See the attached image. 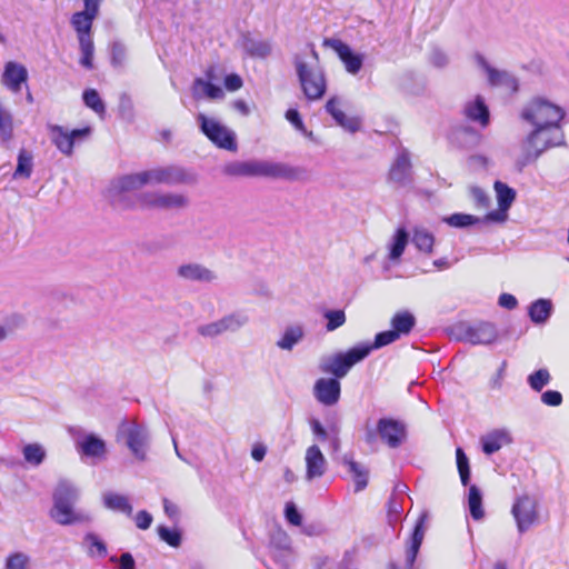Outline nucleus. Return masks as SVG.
Masks as SVG:
<instances>
[{"label":"nucleus","mask_w":569,"mask_h":569,"mask_svg":"<svg viewBox=\"0 0 569 569\" xmlns=\"http://www.w3.org/2000/svg\"><path fill=\"white\" fill-rule=\"evenodd\" d=\"M565 107L543 96H535L519 111V119L530 130L519 141L516 164L522 169L537 161L547 150L565 141Z\"/></svg>","instance_id":"1"},{"label":"nucleus","mask_w":569,"mask_h":569,"mask_svg":"<svg viewBox=\"0 0 569 569\" xmlns=\"http://www.w3.org/2000/svg\"><path fill=\"white\" fill-rule=\"evenodd\" d=\"M295 70L301 90L308 100L321 99L327 90V78L313 46L293 56Z\"/></svg>","instance_id":"2"},{"label":"nucleus","mask_w":569,"mask_h":569,"mask_svg":"<svg viewBox=\"0 0 569 569\" xmlns=\"http://www.w3.org/2000/svg\"><path fill=\"white\" fill-rule=\"evenodd\" d=\"M79 496V489L73 483L60 481L53 491L50 518L61 526L81 525L91 521L88 512L74 507Z\"/></svg>","instance_id":"3"},{"label":"nucleus","mask_w":569,"mask_h":569,"mask_svg":"<svg viewBox=\"0 0 569 569\" xmlns=\"http://www.w3.org/2000/svg\"><path fill=\"white\" fill-rule=\"evenodd\" d=\"M227 174L236 177H270L298 180L303 171L280 162L270 161H234L224 166Z\"/></svg>","instance_id":"4"},{"label":"nucleus","mask_w":569,"mask_h":569,"mask_svg":"<svg viewBox=\"0 0 569 569\" xmlns=\"http://www.w3.org/2000/svg\"><path fill=\"white\" fill-rule=\"evenodd\" d=\"M373 350L369 343L358 345L347 352H340L322 360L320 368L336 378H343L351 367L363 360Z\"/></svg>","instance_id":"5"},{"label":"nucleus","mask_w":569,"mask_h":569,"mask_svg":"<svg viewBox=\"0 0 569 569\" xmlns=\"http://www.w3.org/2000/svg\"><path fill=\"white\" fill-rule=\"evenodd\" d=\"M201 132L217 147L231 152L237 151V136L233 130L214 117L204 113L197 116Z\"/></svg>","instance_id":"6"},{"label":"nucleus","mask_w":569,"mask_h":569,"mask_svg":"<svg viewBox=\"0 0 569 569\" xmlns=\"http://www.w3.org/2000/svg\"><path fill=\"white\" fill-rule=\"evenodd\" d=\"M390 325V330L379 332L376 336L375 342L370 345L373 349L388 346L400 339V337L409 335L416 326V317L408 310H400L392 316Z\"/></svg>","instance_id":"7"},{"label":"nucleus","mask_w":569,"mask_h":569,"mask_svg":"<svg viewBox=\"0 0 569 569\" xmlns=\"http://www.w3.org/2000/svg\"><path fill=\"white\" fill-rule=\"evenodd\" d=\"M119 432L132 456L139 461H144L149 443L147 429L136 421H126L120 426Z\"/></svg>","instance_id":"8"},{"label":"nucleus","mask_w":569,"mask_h":569,"mask_svg":"<svg viewBox=\"0 0 569 569\" xmlns=\"http://www.w3.org/2000/svg\"><path fill=\"white\" fill-rule=\"evenodd\" d=\"M471 61L473 67L487 77L490 86L502 87L508 91L518 89V80L511 73L495 68L481 53H475Z\"/></svg>","instance_id":"9"},{"label":"nucleus","mask_w":569,"mask_h":569,"mask_svg":"<svg viewBox=\"0 0 569 569\" xmlns=\"http://www.w3.org/2000/svg\"><path fill=\"white\" fill-rule=\"evenodd\" d=\"M76 450L81 460L91 463L103 461L108 456L107 442L96 433H83L76 439Z\"/></svg>","instance_id":"10"},{"label":"nucleus","mask_w":569,"mask_h":569,"mask_svg":"<svg viewBox=\"0 0 569 569\" xmlns=\"http://www.w3.org/2000/svg\"><path fill=\"white\" fill-rule=\"evenodd\" d=\"M144 208L161 210H182L189 206V198L177 192H148L140 197Z\"/></svg>","instance_id":"11"},{"label":"nucleus","mask_w":569,"mask_h":569,"mask_svg":"<svg viewBox=\"0 0 569 569\" xmlns=\"http://www.w3.org/2000/svg\"><path fill=\"white\" fill-rule=\"evenodd\" d=\"M511 515L520 533L526 532L538 521V503L530 496L518 497L511 508Z\"/></svg>","instance_id":"12"},{"label":"nucleus","mask_w":569,"mask_h":569,"mask_svg":"<svg viewBox=\"0 0 569 569\" xmlns=\"http://www.w3.org/2000/svg\"><path fill=\"white\" fill-rule=\"evenodd\" d=\"M493 189L496 192L498 209L488 212L483 217V220L486 222L503 223L509 218L508 211L515 202L517 193L515 189L510 188L508 184L501 181H496Z\"/></svg>","instance_id":"13"},{"label":"nucleus","mask_w":569,"mask_h":569,"mask_svg":"<svg viewBox=\"0 0 569 569\" xmlns=\"http://www.w3.org/2000/svg\"><path fill=\"white\" fill-rule=\"evenodd\" d=\"M90 134V128L76 129L68 131L60 126L50 127V137L56 147L64 154L70 156L73 144L77 140L87 138Z\"/></svg>","instance_id":"14"},{"label":"nucleus","mask_w":569,"mask_h":569,"mask_svg":"<svg viewBox=\"0 0 569 569\" xmlns=\"http://www.w3.org/2000/svg\"><path fill=\"white\" fill-rule=\"evenodd\" d=\"M306 480L321 478L328 468V462L317 445L309 446L305 452Z\"/></svg>","instance_id":"15"},{"label":"nucleus","mask_w":569,"mask_h":569,"mask_svg":"<svg viewBox=\"0 0 569 569\" xmlns=\"http://www.w3.org/2000/svg\"><path fill=\"white\" fill-rule=\"evenodd\" d=\"M28 80L27 68L16 61H9L4 64L1 76V83L13 93L21 91V87Z\"/></svg>","instance_id":"16"},{"label":"nucleus","mask_w":569,"mask_h":569,"mask_svg":"<svg viewBox=\"0 0 569 569\" xmlns=\"http://www.w3.org/2000/svg\"><path fill=\"white\" fill-rule=\"evenodd\" d=\"M326 44H328L338 54L349 73L356 74L360 71L363 63L361 54L353 52L348 44L340 40H328L326 41Z\"/></svg>","instance_id":"17"},{"label":"nucleus","mask_w":569,"mask_h":569,"mask_svg":"<svg viewBox=\"0 0 569 569\" xmlns=\"http://www.w3.org/2000/svg\"><path fill=\"white\" fill-rule=\"evenodd\" d=\"M177 274L179 278L191 282L209 283L217 279V274L213 270L196 262L179 266Z\"/></svg>","instance_id":"18"},{"label":"nucleus","mask_w":569,"mask_h":569,"mask_svg":"<svg viewBox=\"0 0 569 569\" xmlns=\"http://www.w3.org/2000/svg\"><path fill=\"white\" fill-rule=\"evenodd\" d=\"M316 399L325 406H332L340 398V383L333 378H320L313 387Z\"/></svg>","instance_id":"19"},{"label":"nucleus","mask_w":569,"mask_h":569,"mask_svg":"<svg viewBox=\"0 0 569 569\" xmlns=\"http://www.w3.org/2000/svg\"><path fill=\"white\" fill-rule=\"evenodd\" d=\"M147 183L148 184H178L184 182V173L173 167L156 168L147 170Z\"/></svg>","instance_id":"20"},{"label":"nucleus","mask_w":569,"mask_h":569,"mask_svg":"<svg viewBox=\"0 0 569 569\" xmlns=\"http://www.w3.org/2000/svg\"><path fill=\"white\" fill-rule=\"evenodd\" d=\"M378 432L389 447H398L406 437L405 426L392 419H381L378 422Z\"/></svg>","instance_id":"21"},{"label":"nucleus","mask_w":569,"mask_h":569,"mask_svg":"<svg viewBox=\"0 0 569 569\" xmlns=\"http://www.w3.org/2000/svg\"><path fill=\"white\" fill-rule=\"evenodd\" d=\"M327 111L332 116L336 122L349 132L360 130L361 120L357 117H348L341 109V103L337 98L330 99L326 104Z\"/></svg>","instance_id":"22"},{"label":"nucleus","mask_w":569,"mask_h":569,"mask_svg":"<svg viewBox=\"0 0 569 569\" xmlns=\"http://www.w3.org/2000/svg\"><path fill=\"white\" fill-rule=\"evenodd\" d=\"M389 179L399 186H406L411 181V162L406 152L399 153L396 158L389 171Z\"/></svg>","instance_id":"23"},{"label":"nucleus","mask_w":569,"mask_h":569,"mask_svg":"<svg viewBox=\"0 0 569 569\" xmlns=\"http://www.w3.org/2000/svg\"><path fill=\"white\" fill-rule=\"evenodd\" d=\"M147 177L146 172H137L131 174L122 176L114 181H112L110 191L113 193H122L139 190L142 187L147 186Z\"/></svg>","instance_id":"24"},{"label":"nucleus","mask_w":569,"mask_h":569,"mask_svg":"<svg viewBox=\"0 0 569 569\" xmlns=\"http://www.w3.org/2000/svg\"><path fill=\"white\" fill-rule=\"evenodd\" d=\"M207 80L201 78L194 80L192 86L193 96L196 98L222 99L224 96L223 90L219 86L211 83L213 79L212 70L207 72Z\"/></svg>","instance_id":"25"},{"label":"nucleus","mask_w":569,"mask_h":569,"mask_svg":"<svg viewBox=\"0 0 569 569\" xmlns=\"http://www.w3.org/2000/svg\"><path fill=\"white\" fill-rule=\"evenodd\" d=\"M497 338L496 329L490 323H479L466 330L465 339L472 345L490 343Z\"/></svg>","instance_id":"26"},{"label":"nucleus","mask_w":569,"mask_h":569,"mask_svg":"<svg viewBox=\"0 0 569 569\" xmlns=\"http://www.w3.org/2000/svg\"><path fill=\"white\" fill-rule=\"evenodd\" d=\"M510 442V433L505 429L493 430L481 438L482 450L486 455H492Z\"/></svg>","instance_id":"27"},{"label":"nucleus","mask_w":569,"mask_h":569,"mask_svg":"<svg viewBox=\"0 0 569 569\" xmlns=\"http://www.w3.org/2000/svg\"><path fill=\"white\" fill-rule=\"evenodd\" d=\"M102 502L103 506L109 510L121 512L127 516H131L132 513V506L130 505L128 497L113 491H107L102 495Z\"/></svg>","instance_id":"28"},{"label":"nucleus","mask_w":569,"mask_h":569,"mask_svg":"<svg viewBox=\"0 0 569 569\" xmlns=\"http://www.w3.org/2000/svg\"><path fill=\"white\" fill-rule=\"evenodd\" d=\"M94 19V17L81 11L72 14L70 22L77 32L79 42H82V40H92L91 28Z\"/></svg>","instance_id":"29"},{"label":"nucleus","mask_w":569,"mask_h":569,"mask_svg":"<svg viewBox=\"0 0 569 569\" xmlns=\"http://www.w3.org/2000/svg\"><path fill=\"white\" fill-rule=\"evenodd\" d=\"M305 337V329L300 325L289 326L284 329L276 346L281 350L290 351Z\"/></svg>","instance_id":"30"},{"label":"nucleus","mask_w":569,"mask_h":569,"mask_svg":"<svg viewBox=\"0 0 569 569\" xmlns=\"http://www.w3.org/2000/svg\"><path fill=\"white\" fill-rule=\"evenodd\" d=\"M426 515H421L420 518L417 521V525L415 527L413 533L411 536L410 545L407 550V562L409 566H412L415 562V559L417 557V553L419 551V548L421 546V542L425 537V521H426Z\"/></svg>","instance_id":"31"},{"label":"nucleus","mask_w":569,"mask_h":569,"mask_svg":"<svg viewBox=\"0 0 569 569\" xmlns=\"http://www.w3.org/2000/svg\"><path fill=\"white\" fill-rule=\"evenodd\" d=\"M21 453L24 462L31 467L40 466L47 457L46 448L39 442L26 443L21 449Z\"/></svg>","instance_id":"32"},{"label":"nucleus","mask_w":569,"mask_h":569,"mask_svg":"<svg viewBox=\"0 0 569 569\" xmlns=\"http://www.w3.org/2000/svg\"><path fill=\"white\" fill-rule=\"evenodd\" d=\"M465 111L469 119L478 121L482 127L489 123V111L482 98H475L466 106Z\"/></svg>","instance_id":"33"},{"label":"nucleus","mask_w":569,"mask_h":569,"mask_svg":"<svg viewBox=\"0 0 569 569\" xmlns=\"http://www.w3.org/2000/svg\"><path fill=\"white\" fill-rule=\"evenodd\" d=\"M408 232L403 228L397 229L387 244L390 260H399L408 244Z\"/></svg>","instance_id":"34"},{"label":"nucleus","mask_w":569,"mask_h":569,"mask_svg":"<svg viewBox=\"0 0 569 569\" xmlns=\"http://www.w3.org/2000/svg\"><path fill=\"white\" fill-rule=\"evenodd\" d=\"M552 311V303L549 299H538L529 307V317L535 323H545Z\"/></svg>","instance_id":"35"},{"label":"nucleus","mask_w":569,"mask_h":569,"mask_svg":"<svg viewBox=\"0 0 569 569\" xmlns=\"http://www.w3.org/2000/svg\"><path fill=\"white\" fill-rule=\"evenodd\" d=\"M83 546L91 558H104L107 556V545L96 533H87L83 538Z\"/></svg>","instance_id":"36"},{"label":"nucleus","mask_w":569,"mask_h":569,"mask_svg":"<svg viewBox=\"0 0 569 569\" xmlns=\"http://www.w3.org/2000/svg\"><path fill=\"white\" fill-rule=\"evenodd\" d=\"M468 507L470 515L475 520H481L485 517V510L482 508V493L480 489L475 485L469 487Z\"/></svg>","instance_id":"37"},{"label":"nucleus","mask_w":569,"mask_h":569,"mask_svg":"<svg viewBox=\"0 0 569 569\" xmlns=\"http://www.w3.org/2000/svg\"><path fill=\"white\" fill-rule=\"evenodd\" d=\"M443 221L453 228H467L486 222L483 218H479L469 213H453L443 218Z\"/></svg>","instance_id":"38"},{"label":"nucleus","mask_w":569,"mask_h":569,"mask_svg":"<svg viewBox=\"0 0 569 569\" xmlns=\"http://www.w3.org/2000/svg\"><path fill=\"white\" fill-rule=\"evenodd\" d=\"M220 320L227 333L240 330L249 322V317L242 311H237L220 318Z\"/></svg>","instance_id":"39"},{"label":"nucleus","mask_w":569,"mask_h":569,"mask_svg":"<svg viewBox=\"0 0 569 569\" xmlns=\"http://www.w3.org/2000/svg\"><path fill=\"white\" fill-rule=\"evenodd\" d=\"M345 463L349 467V471L352 473L356 485L355 490H363L368 483V471L348 457H345Z\"/></svg>","instance_id":"40"},{"label":"nucleus","mask_w":569,"mask_h":569,"mask_svg":"<svg viewBox=\"0 0 569 569\" xmlns=\"http://www.w3.org/2000/svg\"><path fill=\"white\" fill-rule=\"evenodd\" d=\"M415 246L420 250L430 253L435 243L432 233L423 228H416L412 236Z\"/></svg>","instance_id":"41"},{"label":"nucleus","mask_w":569,"mask_h":569,"mask_svg":"<svg viewBox=\"0 0 569 569\" xmlns=\"http://www.w3.org/2000/svg\"><path fill=\"white\" fill-rule=\"evenodd\" d=\"M24 325L26 320L21 315L13 313L9 316L4 323H0V341L4 340L9 333L22 328Z\"/></svg>","instance_id":"42"},{"label":"nucleus","mask_w":569,"mask_h":569,"mask_svg":"<svg viewBox=\"0 0 569 569\" xmlns=\"http://www.w3.org/2000/svg\"><path fill=\"white\" fill-rule=\"evenodd\" d=\"M6 569H31V559L24 552L9 555L4 562Z\"/></svg>","instance_id":"43"},{"label":"nucleus","mask_w":569,"mask_h":569,"mask_svg":"<svg viewBox=\"0 0 569 569\" xmlns=\"http://www.w3.org/2000/svg\"><path fill=\"white\" fill-rule=\"evenodd\" d=\"M13 120L10 111L0 102V136L4 140L12 137Z\"/></svg>","instance_id":"44"},{"label":"nucleus","mask_w":569,"mask_h":569,"mask_svg":"<svg viewBox=\"0 0 569 569\" xmlns=\"http://www.w3.org/2000/svg\"><path fill=\"white\" fill-rule=\"evenodd\" d=\"M83 101L86 106L92 109L96 113L102 116L104 113V103L99 93L94 89H88L83 92Z\"/></svg>","instance_id":"45"},{"label":"nucleus","mask_w":569,"mask_h":569,"mask_svg":"<svg viewBox=\"0 0 569 569\" xmlns=\"http://www.w3.org/2000/svg\"><path fill=\"white\" fill-rule=\"evenodd\" d=\"M198 333L203 338L214 339L223 333V325L220 319L198 327Z\"/></svg>","instance_id":"46"},{"label":"nucleus","mask_w":569,"mask_h":569,"mask_svg":"<svg viewBox=\"0 0 569 569\" xmlns=\"http://www.w3.org/2000/svg\"><path fill=\"white\" fill-rule=\"evenodd\" d=\"M32 171V158L26 152L21 151L18 157V164L14 171V178H29Z\"/></svg>","instance_id":"47"},{"label":"nucleus","mask_w":569,"mask_h":569,"mask_svg":"<svg viewBox=\"0 0 569 569\" xmlns=\"http://www.w3.org/2000/svg\"><path fill=\"white\" fill-rule=\"evenodd\" d=\"M323 317L327 320V331H333L342 327L346 322V313L343 310H327Z\"/></svg>","instance_id":"48"},{"label":"nucleus","mask_w":569,"mask_h":569,"mask_svg":"<svg viewBox=\"0 0 569 569\" xmlns=\"http://www.w3.org/2000/svg\"><path fill=\"white\" fill-rule=\"evenodd\" d=\"M457 467L463 486H467L470 479V468L467 456L461 448L456 450Z\"/></svg>","instance_id":"49"},{"label":"nucleus","mask_w":569,"mask_h":569,"mask_svg":"<svg viewBox=\"0 0 569 569\" xmlns=\"http://www.w3.org/2000/svg\"><path fill=\"white\" fill-rule=\"evenodd\" d=\"M80 51L82 53V57L80 59V63L87 68L92 69L93 68V52H94V46L93 40H82V42H79Z\"/></svg>","instance_id":"50"},{"label":"nucleus","mask_w":569,"mask_h":569,"mask_svg":"<svg viewBox=\"0 0 569 569\" xmlns=\"http://www.w3.org/2000/svg\"><path fill=\"white\" fill-rule=\"evenodd\" d=\"M549 380L550 375L546 369H540L535 373L530 375L528 378L530 387L536 391H540L546 385L549 383Z\"/></svg>","instance_id":"51"},{"label":"nucleus","mask_w":569,"mask_h":569,"mask_svg":"<svg viewBox=\"0 0 569 569\" xmlns=\"http://www.w3.org/2000/svg\"><path fill=\"white\" fill-rule=\"evenodd\" d=\"M246 49L252 57L257 58H264L271 52V46L264 41L248 42Z\"/></svg>","instance_id":"52"},{"label":"nucleus","mask_w":569,"mask_h":569,"mask_svg":"<svg viewBox=\"0 0 569 569\" xmlns=\"http://www.w3.org/2000/svg\"><path fill=\"white\" fill-rule=\"evenodd\" d=\"M158 533L161 540L166 541L171 547H178L181 542L180 533L174 529L167 527H158Z\"/></svg>","instance_id":"53"},{"label":"nucleus","mask_w":569,"mask_h":569,"mask_svg":"<svg viewBox=\"0 0 569 569\" xmlns=\"http://www.w3.org/2000/svg\"><path fill=\"white\" fill-rule=\"evenodd\" d=\"M470 194L477 208L487 209L490 206V197L479 187H471Z\"/></svg>","instance_id":"54"},{"label":"nucleus","mask_w":569,"mask_h":569,"mask_svg":"<svg viewBox=\"0 0 569 569\" xmlns=\"http://www.w3.org/2000/svg\"><path fill=\"white\" fill-rule=\"evenodd\" d=\"M286 119L298 130L300 131L301 133L306 134L307 137L311 138L312 137V132H308L301 118H300V114L297 110L295 109H289L287 112H286Z\"/></svg>","instance_id":"55"},{"label":"nucleus","mask_w":569,"mask_h":569,"mask_svg":"<svg viewBox=\"0 0 569 569\" xmlns=\"http://www.w3.org/2000/svg\"><path fill=\"white\" fill-rule=\"evenodd\" d=\"M284 516L288 522L293 526H300L302 522V517L293 502L286 503Z\"/></svg>","instance_id":"56"},{"label":"nucleus","mask_w":569,"mask_h":569,"mask_svg":"<svg viewBox=\"0 0 569 569\" xmlns=\"http://www.w3.org/2000/svg\"><path fill=\"white\" fill-rule=\"evenodd\" d=\"M134 522L139 529L146 530L152 523V516L148 511L141 510L136 515Z\"/></svg>","instance_id":"57"},{"label":"nucleus","mask_w":569,"mask_h":569,"mask_svg":"<svg viewBox=\"0 0 569 569\" xmlns=\"http://www.w3.org/2000/svg\"><path fill=\"white\" fill-rule=\"evenodd\" d=\"M541 400L547 406H559L562 401V396L560 392L555 390H548L542 393Z\"/></svg>","instance_id":"58"},{"label":"nucleus","mask_w":569,"mask_h":569,"mask_svg":"<svg viewBox=\"0 0 569 569\" xmlns=\"http://www.w3.org/2000/svg\"><path fill=\"white\" fill-rule=\"evenodd\" d=\"M242 79L236 73L228 74L224 78V86L229 91H237L242 87Z\"/></svg>","instance_id":"59"},{"label":"nucleus","mask_w":569,"mask_h":569,"mask_svg":"<svg viewBox=\"0 0 569 569\" xmlns=\"http://www.w3.org/2000/svg\"><path fill=\"white\" fill-rule=\"evenodd\" d=\"M102 0H83L84 10L81 12L90 14L91 17L97 18L99 13L100 3Z\"/></svg>","instance_id":"60"},{"label":"nucleus","mask_w":569,"mask_h":569,"mask_svg":"<svg viewBox=\"0 0 569 569\" xmlns=\"http://www.w3.org/2000/svg\"><path fill=\"white\" fill-rule=\"evenodd\" d=\"M518 301L515 296L510 293H502L499 297V306L509 310H512L517 307Z\"/></svg>","instance_id":"61"},{"label":"nucleus","mask_w":569,"mask_h":569,"mask_svg":"<svg viewBox=\"0 0 569 569\" xmlns=\"http://www.w3.org/2000/svg\"><path fill=\"white\" fill-rule=\"evenodd\" d=\"M126 56V49L121 43H114L112 46V61L113 63L120 64Z\"/></svg>","instance_id":"62"},{"label":"nucleus","mask_w":569,"mask_h":569,"mask_svg":"<svg viewBox=\"0 0 569 569\" xmlns=\"http://www.w3.org/2000/svg\"><path fill=\"white\" fill-rule=\"evenodd\" d=\"M311 430L313 435L319 438L320 440H325L327 438V431L323 428V426L320 423V421L313 419L310 422Z\"/></svg>","instance_id":"63"},{"label":"nucleus","mask_w":569,"mask_h":569,"mask_svg":"<svg viewBox=\"0 0 569 569\" xmlns=\"http://www.w3.org/2000/svg\"><path fill=\"white\" fill-rule=\"evenodd\" d=\"M119 569H134V560L131 553L124 552L119 559Z\"/></svg>","instance_id":"64"}]
</instances>
